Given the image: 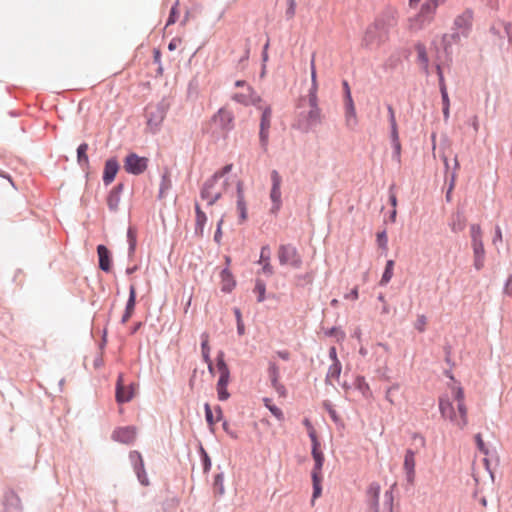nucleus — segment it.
<instances>
[{
    "instance_id": "obj_41",
    "label": "nucleus",
    "mask_w": 512,
    "mask_h": 512,
    "mask_svg": "<svg viewBox=\"0 0 512 512\" xmlns=\"http://www.w3.org/2000/svg\"><path fill=\"white\" fill-rule=\"evenodd\" d=\"M254 292L258 295V302H263L265 299L266 285L262 280H256Z\"/></svg>"
},
{
    "instance_id": "obj_54",
    "label": "nucleus",
    "mask_w": 512,
    "mask_h": 512,
    "mask_svg": "<svg viewBox=\"0 0 512 512\" xmlns=\"http://www.w3.org/2000/svg\"><path fill=\"white\" fill-rule=\"evenodd\" d=\"M394 148L393 157L397 161V163L401 162V143L392 144Z\"/></svg>"
},
{
    "instance_id": "obj_35",
    "label": "nucleus",
    "mask_w": 512,
    "mask_h": 512,
    "mask_svg": "<svg viewBox=\"0 0 512 512\" xmlns=\"http://www.w3.org/2000/svg\"><path fill=\"white\" fill-rule=\"evenodd\" d=\"M312 481H313V500H312V502H313L315 499H317L321 495V492H322V487H321L322 476H321V474L312 473Z\"/></svg>"
},
{
    "instance_id": "obj_55",
    "label": "nucleus",
    "mask_w": 512,
    "mask_h": 512,
    "mask_svg": "<svg viewBox=\"0 0 512 512\" xmlns=\"http://www.w3.org/2000/svg\"><path fill=\"white\" fill-rule=\"evenodd\" d=\"M271 382H272L273 387L276 389V391L279 394L284 395V393H285L284 386L279 383L278 378H271Z\"/></svg>"
},
{
    "instance_id": "obj_23",
    "label": "nucleus",
    "mask_w": 512,
    "mask_h": 512,
    "mask_svg": "<svg viewBox=\"0 0 512 512\" xmlns=\"http://www.w3.org/2000/svg\"><path fill=\"white\" fill-rule=\"evenodd\" d=\"M441 3H443L441 0H426L422 4L419 12L423 16H426L429 20L432 21L436 13V10Z\"/></svg>"
},
{
    "instance_id": "obj_19",
    "label": "nucleus",
    "mask_w": 512,
    "mask_h": 512,
    "mask_svg": "<svg viewBox=\"0 0 512 512\" xmlns=\"http://www.w3.org/2000/svg\"><path fill=\"white\" fill-rule=\"evenodd\" d=\"M202 343H201V352L204 362L208 366V370L211 374H214L215 368L212 364L210 358V346H209V335L207 333H203L201 335Z\"/></svg>"
},
{
    "instance_id": "obj_37",
    "label": "nucleus",
    "mask_w": 512,
    "mask_h": 512,
    "mask_svg": "<svg viewBox=\"0 0 512 512\" xmlns=\"http://www.w3.org/2000/svg\"><path fill=\"white\" fill-rule=\"evenodd\" d=\"M127 238L129 243V254L132 255L135 252L136 243H137V233L133 227H129L127 231Z\"/></svg>"
},
{
    "instance_id": "obj_1",
    "label": "nucleus",
    "mask_w": 512,
    "mask_h": 512,
    "mask_svg": "<svg viewBox=\"0 0 512 512\" xmlns=\"http://www.w3.org/2000/svg\"><path fill=\"white\" fill-rule=\"evenodd\" d=\"M450 394L439 398V411L445 420L458 430H464L469 424L468 407L462 386L453 382L449 385Z\"/></svg>"
},
{
    "instance_id": "obj_15",
    "label": "nucleus",
    "mask_w": 512,
    "mask_h": 512,
    "mask_svg": "<svg viewBox=\"0 0 512 512\" xmlns=\"http://www.w3.org/2000/svg\"><path fill=\"white\" fill-rule=\"evenodd\" d=\"M473 22V13L470 10L464 11L462 14L456 17L454 21L455 28L459 33L466 35L470 30Z\"/></svg>"
},
{
    "instance_id": "obj_64",
    "label": "nucleus",
    "mask_w": 512,
    "mask_h": 512,
    "mask_svg": "<svg viewBox=\"0 0 512 512\" xmlns=\"http://www.w3.org/2000/svg\"><path fill=\"white\" fill-rule=\"evenodd\" d=\"M342 84H343L344 93H345L344 100H348L349 98H352L351 90H350L348 82L343 81Z\"/></svg>"
},
{
    "instance_id": "obj_22",
    "label": "nucleus",
    "mask_w": 512,
    "mask_h": 512,
    "mask_svg": "<svg viewBox=\"0 0 512 512\" xmlns=\"http://www.w3.org/2000/svg\"><path fill=\"white\" fill-rule=\"evenodd\" d=\"M136 304V288L131 285L129 289V299L126 304L125 312L122 316V322L126 323L132 316Z\"/></svg>"
},
{
    "instance_id": "obj_9",
    "label": "nucleus",
    "mask_w": 512,
    "mask_h": 512,
    "mask_svg": "<svg viewBox=\"0 0 512 512\" xmlns=\"http://www.w3.org/2000/svg\"><path fill=\"white\" fill-rule=\"evenodd\" d=\"M212 122L222 132H228L234 127V114L226 107L220 108L212 117Z\"/></svg>"
},
{
    "instance_id": "obj_29",
    "label": "nucleus",
    "mask_w": 512,
    "mask_h": 512,
    "mask_svg": "<svg viewBox=\"0 0 512 512\" xmlns=\"http://www.w3.org/2000/svg\"><path fill=\"white\" fill-rule=\"evenodd\" d=\"M222 278V290L225 292H230L235 286V281L233 280L232 274L227 270H223L221 272Z\"/></svg>"
},
{
    "instance_id": "obj_28",
    "label": "nucleus",
    "mask_w": 512,
    "mask_h": 512,
    "mask_svg": "<svg viewBox=\"0 0 512 512\" xmlns=\"http://www.w3.org/2000/svg\"><path fill=\"white\" fill-rule=\"evenodd\" d=\"M415 49L417 52L418 63L425 70V72L428 73L429 60H428L425 46L422 44H417Z\"/></svg>"
},
{
    "instance_id": "obj_3",
    "label": "nucleus",
    "mask_w": 512,
    "mask_h": 512,
    "mask_svg": "<svg viewBox=\"0 0 512 512\" xmlns=\"http://www.w3.org/2000/svg\"><path fill=\"white\" fill-rule=\"evenodd\" d=\"M392 23L378 18L369 25L364 33L362 44L370 49L380 48L389 41V32Z\"/></svg>"
},
{
    "instance_id": "obj_5",
    "label": "nucleus",
    "mask_w": 512,
    "mask_h": 512,
    "mask_svg": "<svg viewBox=\"0 0 512 512\" xmlns=\"http://www.w3.org/2000/svg\"><path fill=\"white\" fill-rule=\"evenodd\" d=\"M278 259L281 265H289L298 269L302 265V258L296 247L286 244L280 245L278 248Z\"/></svg>"
},
{
    "instance_id": "obj_16",
    "label": "nucleus",
    "mask_w": 512,
    "mask_h": 512,
    "mask_svg": "<svg viewBox=\"0 0 512 512\" xmlns=\"http://www.w3.org/2000/svg\"><path fill=\"white\" fill-rule=\"evenodd\" d=\"M237 212L239 213V223H244L247 218V204L245 201L244 196V190H243V183L241 181H238L237 183V205H236Z\"/></svg>"
},
{
    "instance_id": "obj_31",
    "label": "nucleus",
    "mask_w": 512,
    "mask_h": 512,
    "mask_svg": "<svg viewBox=\"0 0 512 512\" xmlns=\"http://www.w3.org/2000/svg\"><path fill=\"white\" fill-rule=\"evenodd\" d=\"M393 270H394V261L388 260L386 262L385 270H384V273L380 280L381 285H386L390 282V280L393 277Z\"/></svg>"
},
{
    "instance_id": "obj_24",
    "label": "nucleus",
    "mask_w": 512,
    "mask_h": 512,
    "mask_svg": "<svg viewBox=\"0 0 512 512\" xmlns=\"http://www.w3.org/2000/svg\"><path fill=\"white\" fill-rule=\"evenodd\" d=\"M97 253L99 257V267L101 270L108 272L111 269V259L109 250L104 245L97 247Z\"/></svg>"
},
{
    "instance_id": "obj_13",
    "label": "nucleus",
    "mask_w": 512,
    "mask_h": 512,
    "mask_svg": "<svg viewBox=\"0 0 512 512\" xmlns=\"http://www.w3.org/2000/svg\"><path fill=\"white\" fill-rule=\"evenodd\" d=\"M135 394L133 385L124 386L123 375L120 374L116 383V400L118 403L129 402Z\"/></svg>"
},
{
    "instance_id": "obj_4",
    "label": "nucleus",
    "mask_w": 512,
    "mask_h": 512,
    "mask_svg": "<svg viewBox=\"0 0 512 512\" xmlns=\"http://www.w3.org/2000/svg\"><path fill=\"white\" fill-rule=\"evenodd\" d=\"M380 486L377 483H372L367 490L369 501V512H393V493L386 491L382 505L379 504Z\"/></svg>"
},
{
    "instance_id": "obj_47",
    "label": "nucleus",
    "mask_w": 512,
    "mask_h": 512,
    "mask_svg": "<svg viewBox=\"0 0 512 512\" xmlns=\"http://www.w3.org/2000/svg\"><path fill=\"white\" fill-rule=\"evenodd\" d=\"M130 461L132 462L134 469L136 468V464L142 468L144 461L141 454L138 451H131L129 454Z\"/></svg>"
},
{
    "instance_id": "obj_49",
    "label": "nucleus",
    "mask_w": 512,
    "mask_h": 512,
    "mask_svg": "<svg viewBox=\"0 0 512 512\" xmlns=\"http://www.w3.org/2000/svg\"><path fill=\"white\" fill-rule=\"evenodd\" d=\"M217 393H218V398L221 401L227 400L229 398V393L227 391V385L217 384Z\"/></svg>"
},
{
    "instance_id": "obj_50",
    "label": "nucleus",
    "mask_w": 512,
    "mask_h": 512,
    "mask_svg": "<svg viewBox=\"0 0 512 512\" xmlns=\"http://www.w3.org/2000/svg\"><path fill=\"white\" fill-rule=\"evenodd\" d=\"M377 243H378L379 247H381L382 249H384V250L387 249L388 239H387V234L385 231H382L377 234Z\"/></svg>"
},
{
    "instance_id": "obj_60",
    "label": "nucleus",
    "mask_w": 512,
    "mask_h": 512,
    "mask_svg": "<svg viewBox=\"0 0 512 512\" xmlns=\"http://www.w3.org/2000/svg\"><path fill=\"white\" fill-rule=\"evenodd\" d=\"M493 244L496 245L497 242H502V231L499 226L495 229V236L492 240Z\"/></svg>"
},
{
    "instance_id": "obj_26",
    "label": "nucleus",
    "mask_w": 512,
    "mask_h": 512,
    "mask_svg": "<svg viewBox=\"0 0 512 512\" xmlns=\"http://www.w3.org/2000/svg\"><path fill=\"white\" fill-rule=\"evenodd\" d=\"M195 212H196L195 233L199 236H202L203 232H204V226L207 222V216L200 209L199 204L195 205Z\"/></svg>"
},
{
    "instance_id": "obj_6",
    "label": "nucleus",
    "mask_w": 512,
    "mask_h": 512,
    "mask_svg": "<svg viewBox=\"0 0 512 512\" xmlns=\"http://www.w3.org/2000/svg\"><path fill=\"white\" fill-rule=\"evenodd\" d=\"M308 107L306 118L311 124L320 122L321 109L318 106V96L314 94H308L306 97L301 98L298 104L299 108Z\"/></svg>"
},
{
    "instance_id": "obj_33",
    "label": "nucleus",
    "mask_w": 512,
    "mask_h": 512,
    "mask_svg": "<svg viewBox=\"0 0 512 512\" xmlns=\"http://www.w3.org/2000/svg\"><path fill=\"white\" fill-rule=\"evenodd\" d=\"M342 366L340 362L332 363L328 369L326 379L330 380H338L341 374Z\"/></svg>"
},
{
    "instance_id": "obj_14",
    "label": "nucleus",
    "mask_w": 512,
    "mask_h": 512,
    "mask_svg": "<svg viewBox=\"0 0 512 512\" xmlns=\"http://www.w3.org/2000/svg\"><path fill=\"white\" fill-rule=\"evenodd\" d=\"M137 435V430L133 426L120 427L114 430L112 434L113 440L123 443L131 444L134 442Z\"/></svg>"
},
{
    "instance_id": "obj_63",
    "label": "nucleus",
    "mask_w": 512,
    "mask_h": 512,
    "mask_svg": "<svg viewBox=\"0 0 512 512\" xmlns=\"http://www.w3.org/2000/svg\"><path fill=\"white\" fill-rule=\"evenodd\" d=\"M270 378H279V370L275 364H271L269 368Z\"/></svg>"
},
{
    "instance_id": "obj_44",
    "label": "nucleus",
    "mask_w": 512,
    "mask_h": 512,
    "mask_svg": "<svg viewBox=\"0 0 512 512\" xmlns=\"http://www.w3.org/2000/svg\"><path fill=\"white\" fill-rule=\"evenodd\" d=\"M134 470H135V472L137 474V478L141 482V484L144 486H147L149 484V480H148L147 474L145 472L144 465L142 466V468H140V466H138V464H136V468Z\"/></svg>"
},
{
    "instance_id": "obj_51",
    "label": "nucleus",
    "mask_w": 512,
    "mask_h": 512,
    "mask_svg": "<svg viewBox=\"0 0 512 512\" xmlns=\"http://www.w3.org/2000/svg\"><path fill=\"white\" fill-rule=\"evenodd\" d=\"M177 6H178V1L176 2V4L171 8V11H170V15H169V18H168V21H167V26L168 25H171V24H174L177 20V17H178V10H177Z\"/></svg>"
},
{
    "instance_id": "obj_61",
    "label": "nucleus",
    "mask_w": 512,
    "mask_h": 512,
    "mask_svg": "<svg viewBox=\"0 0 512 512\" xmlns=\"http://www.w3.org/2000/svg\"><path fill=\"white\" fill-rule=\"evenodd\" d=\"M181 39L180 38H174L170 41L169 45H168V49L170 51H173L175 49L178 48V46L181 44Z\"/></svg>"
},
{
    "instance_id": "obj_25",
    "label": "nucleus",
    "mask_w": 512,
    "mask_h": 512,
    "mask_svg": "<svg viewBox=\"0 0 512 512\" xmlns=\"http://www.w3.org/2000/svg\"><path fill=\"white\" fill-rule=\"evenodd\" d=\"M259 263L263 265L262 271L264 274L271 276L274 273L270 264V248L268 246L262 247Z\"/></svg>"
},
{
    "instance_id": "obj_48",
    "label": "nucleus",
    "mask_w": 512,
    "mask_h": 512,
    "mask_svg": "<svg viewBox=\"0 0 512 512\" xmlns=\"http://www.w3.org/2000/svg\"><path fill=\"white\" fill-rule=\"evenodd\" d=\"M464 228H465V219L462 216L458 215L457 219L455 221H453V223L451 224V229L454 232H460Z\"/></svg>"
},
{
    "instance_id": "obj_40",
    "label": "nucleus",
    "mask_w": 512,
    "mask_h": 512,
    "mask_svg": "<svg viewBox=\"0 0 512 512\" xmlns=\"http://www.w3.org/2000/svg\"><path fill=\"white\" fill-rule=\"evenodd\" d=\"M470 236L472 243L483 242L482 229L478 224H472L470 227Z\"/></svg>"
},
{
    "instance_id": "obj_38",
    "label": "nucleus",
    "mask_w": 512,
    "mask_h": 512,
    "mask_svg": "<svg viewBox=\"0 0 512 512\" xmlns=\"http://www.w3.org/2000/svg\"><path fill=\"white\" fill-rule=\"evenodd\" d=\"M216 369L217 371L219 372L220 375H223V374H229L230 371H229V368L224 360V353L221 351L218 353L217 355V364H216Z\"/></svg>"
},
{
    "instance_id": "obj_46",
    "label": "nucleus",
    "mask_w": 512,
    "mask_h": 512,
    "mask_svg": "<svg viewBox=\"0 0 512 512\" xmlns=\"http://www.w3.org/2000/svg\"><path fill=\"white\" fill-rule=\"evenodd\" d=\"M171 187V180L169 177V173L166 172L162 176L161 184H160V196H162L168 189Z\"/></svg>"
},
{
    "instance_id": "obj_57",
    "label": "nucleus",
    "mask_w": 512,
    "mask_h": 512,
    "mask_svg": "<svg viewBox=\"0 0 512 512\" xmlns=\"http://www.w3.org/2000/svg\"><path fill=\"white\" fill-rule=\"evenodd\" d=\"M308 434L312 442V447L320 446L315 429L308 430Z\"/></svg>"
},
{
    "instance_id": "obj_17",
    "label": "nucleus",
    "mask_w": 512,
    "mask_h": 512,
    "mask_svg": "<svg viewBox=\"0 0 512 512\" xmlns=\"http://www.w3.org/2000/svg\"><path fill=\"white\" fill-rule=\"evenodd\" d=\"M345 106V124L349 129H354L358 124V118L356 114V108L354 105L353 98L344 100Z\"/></svg>"
},
{
    "instance_id": "obj_30",
    "label": "nucleus",
    "mask_w": 512,
    "mask_h": 512,
    "mask_svg": "<svg viewBox=\"0 0 512 512\" xmlns=\"http://www.w3.org/2000/svg\"><path fill=\"white\" fill-rule=\"evenodd\" d=\"M204 408H205L206 421H207V423L210 426H213L217 421L220 420L221 414H222V410H221L220 407H217L216 408L217 417L214 418L213 412H212L211 407H210V405L208 403L205 404Z\"/></svg>"
},
{
    "instance_id": "obj_21",
    "label": "nucleus",
    "mask_w": 512,
    "mask_h": 512,
    "mask_svg": "<svg viewBox=\"0 0 512 512\" xmlns=\"http://www.w3.org/2000/svg\"><path fill=\"white\" fill-rule=\"evenodd\" d=\"M432 21L429 20L426 16H423L420 12H418L413 17L408 19V29L411 31H418L424 28L426 25L430 24Z\"/></svg>"
},
{
    "instance_id": "obj_18",
    "label": "nucleus",
    "mask_w": 512,
    "mask_h": 512,
    "mask_svg": "<svg viewBox=\"0 0 512 512\" xmlns=\"http://www.w3.org/2000/svg\"><path fill=\"white\" fill-rule=\"evenodd\" d=\"M119 165L115 159H109L105 163L104 172H103V182L106 185H109L115 179V176L118 172Z\"/></svg>"
},
{
    "instance_id": "obj_11",
    "label": "nucleus",
    "mask_w": 512,
    "mask_h": 512,
    "mask_svg": "<svg viewBox=\"0 0 512 512\" xmlns=\"http://www.w3.org/2000/svg\"><path fill=\"white\" fill-rule=\"evenodd\" d=\"M232 100L240 103L244 106H256L258 107L262 102L261 97L251 86H246L245 91L233 94Z\"/></svg>"
},
{
    "instance_id": "obj_58",
    "label": "nucleus",
    "mask_w": 512,
    "mask_h": 512,
    "mask_svg": "<svg viewBox=\"0 0 512 512\" xmlns=\"http://www.w3.org/2000/svg\"><path fill=\"white\" fill-rule=\"evenodd\" d=\"M344 297L345 299L356 301L359 298L358 287L352 289L351 292L346 294Z\"/></svg>"
},
{
    "instance_id": "obj_59",
    "label": "nucleus",
    "mask_w": 512,
    "mask_h": 512,
    "mask_svg": "<svg viewBox=\"0 0 512 512\" xmlns=\"http://www.w3.org/2000/svg\"><path fill=\"white\" fill-rule=\"evenodd\" d=\"M390 126H397L395 112L392 106H388Z\"/></svg>"
},
{
    "instance_id": "obj_45",
    "label": "nucleus",
    "mask_w": 512,
    "mask_h": 512,
    "mask_svg": "<svg viewBox=\"0 0 512 512\" xmlns=\"http://www.w3.org/2000/svg\"><path fill=\"white\" fill-rule=\"evenodd\" d=\"M119 204V194L117 190L111 191L108 197V206L112 210H116Z\"/></svg>"
},
{
    "instance_id": "obj_27",
    "label": "nucleus",
    "mask_w": 512,
    "mask_h": 512,
    "mask_svg": "<svg viewBox=\"0 0 512 512\" xmlns=\"http://www.w3.org/2000/svg\"><path fill=\"white\" fill-rule=\"evenodd\" d=\"M312 456L315 461L312 473L321 474L322 466L324 463V455L320 450V446L312 447Z\"/></svg>"
},
{
    "instance_id": "obj_32",
    "label": "nucleus",
    "mask_w": 512,
    "mask_h": 512,
    "mask_svg": "<svg viewBox=\"0 0 512 512\" xmlns=\"http://www.w3.org/2000/svg\"><path fill=\"white\" fill-rule=\"evenodd\" d=\"M311 88L308 94L317 95L318 91V82H317V74H316V66H315V58L314 56L311 59Z\"/></svg>"
},
{
    "instance_id": "obj_20",
    "label": "nucleus",
    "mask_w": 512,
    "mask_h": 512,
    "mask_svg": "<svg viewBox=\"0 0 512 512\" xmlns=\"http://www.w3.org/2000/svg\"><path fill=\"white\" fill-rule=\"evenodd\" d=\"M474 252V267L476 270H481L484 267L485 249L483 242L472 243Z\"/></svg>"
},
{
    "instance_id": "obj_42",
    "label": "nucleus",
    "mask_w": 512,
    "mask_h": 512,
    "mask_svg": "<svg viewBox=\"0 0 512 512\" xmlns=\"http://www.w3.org/2000/svg\"><path fill=\"white\" fill-rule=\"evenodd\" d=\"M458 169H459V162H458L457 157H455V159H454V172L451 175V182H450V186H449V189H448V192H447V195H446V198H447L448 201L450 200L451 191L453 190L454 185H455V180H456V176H457L456 175V171Z\"/></svg>"
},
{
    "instance_id": "obj_7",
    "label": "nucleus",
    "mask_w": 512,
    "mask_h": 512,
    "mask_svg": "<svg viewBox=\"0 0 512 512\" xmlns=\"http://www.w3.org/2000/svg\"><path fill=\"white\" fill-rule=\"evenodd\" d=\"M258 109L262 111L259 139L261 146L266 150L269 140V130L271 127L272 108L270 105H266L264 107L259 105Z\"/></svg>"
},
{
    "instance_id": "obj_56",
    "label": "nucleus",
    "mask_w": 512,
    "mask_h": 512,
    "mask_svg": "<svg viewBox=\"0 0 512 512\" xmlns=\"http://www.w3.org/2000/svg\"><path fill=\"white\" fill-rule=\"evenodd\" d=\"M391 140H392V144L400 143L398 126H391Z\"/></svg>"
},
{
    "instance_id": "obj_12",
    "label": "nucleus",
    "mask_w": 512,
    "mask_h": 512,
    "mask_svg": "<svg viewBox=\"0 0 512 512\" xmlns=\"http://www.w3.org/2000/svg\"><path fill=\"white\" fill-rule=\"evenodd\" d=\"M416 467V453L412 449H407L404 455L403 470L406 480L409 484H414Z\"/></svg>"
},
{
    "instance_id": "obj_52",
    "label": "nucleus",
    "mask_w": 512,
    "mask_h": 512,
    "mask_svg": "<svg viewBox=\"0 0 512 512\" xmlns=\"http://www.w3.org/2000/svg\"><path fill=\"white\" fill-rule=\"evenodd\" d=\"M223 223H224V219L221 218L217 224V229H216V232H215V235H214V241L217 243V244H220L221 242V239H222V226H223Z\"/></svg>"
},
{
    "instance_id": "obj_43",
    "label": "nucleus",
    "mask_w": 512,
    "mask_h": 512,
    "mask_svg": "<svg viewBox=\"0 0 512 512\" xmlns=\"http://www.w3.org/2000/svg\"><path fill=\"white\" fill-rule=\"evenodd\" d=\"M427 326V318L425 315H418L415 322L414 327L417 331L420 333L424 332L426 330Z\"/></svg>"
},
{
    "instance_id": "obj_8",
    "label": "nucleus",
    "mask_w": 512,
    "mask_h": 512,
    "mask_svg": "<svg viewBox=\"0 0 512 512\" xmlns=\"http://www.w3.org/2000/svg\"><path fill=\"white\" fill-rule=\"evenodd\" d=\"M148 167V158L140 157L136 153L128 154L124 159V169L133 175H140Z\"/></svg>"
},
{
    "instance_id": "obj_53",
    "label": "nucleus",
    "mask_w": 512,
    "mask_h": 512,
    "mask_svg": "<svg viewBox=\"0 0 512 512\" xmlns=\"http://www.w3.org/2000/svg\"><path fill=\"white\" fill-rule=\"evenodd\" d=\"M475 440H476V444H477L478 449H479L483 454L487 455V454H488V449H487V447H486V445H485V443H484V441H483V439H482L481 435H480V434H477V435L475 436Z\"/></svg>"
},
{
    "instance_id": "obj_2",
    "label": "nucleus",
    "mask_w": 512,
    "mask_h": 512,
    "mask_svg": "<svg viewBox=\"0 0 512 512\" xmlns=\"http://www.w3.org/2000/svg\"><path fill=\"white\" fill-rule=\"evenodd\" d=\"M232 170V164H228L207 179L201 190V198L213 205L226 190L229 182L227 174Z\"/></svg>"
},
{
    "instance_id": "obj_10",
    "label": "nucleus",
    "mask_w": 512,
    "mask_h": 512,
    "mask_svg": "<svg viewBox=\"0 0 512 512\" xmlns=\"http://www.w3.org/2000/svg\"><path fill=\"white\" fill-rule=\"evenodd\" d=\"M271 182H272V187H271V191H270V198L272 200V212H277L279 211L280 207H281V184H282V178L279 174L278 171L276 170H273L271 172Z\"/></svg>"
},
{
    "instance_id": "obj_39",
    "label": "nucleus",
    "mask_w": 512,
    "mask_h": 512,
    "mask_svg": "<svg viewBox=\"0 0 512 512\" xmlns=\"http://www.w3.org/2000/svg\"><path fill=\"white\" fill-rule=\"evenodd\" d=\"M437 71H438V75H439V79H440V89H441L443 105L450 106L449 97H448L446 86L444 84V79L442 76L440 66H437Z\"/></svg>"
},
{
    "instance_id": "obj_36",
    "label": "nucleus",
    "mask_w": 512,
    "mask_h": 512,
    "mask_svg": "<svg viewBox=\"0 0 512 512\" xmlns=\"http://www.w3.org/2000/svg\"><path fill=\"white\" fill-rule=\"evenodd\" d=\"M87 150H88L87 143H82L77 149V160L80 165H87L89 162Z\"/></svg>"
},
{
    "instance_id": "obj_34",
    "label": "nucleus",
    "mask_w": 512,
    "mask_h": 512,
    "mask_svg": "<svg viewBox=\"0 0 512 512\" xmlns=\"http://www.w3.org/2000/svg\"><path fill=\"white\" fill-rule=\"evenodd\" d=\"M264 405L269 409V411L279 420V421H283L284 420V414H283V411L278 408L277 406H275L273 403H272V400L269 399V398H264Z\"/></svg>"
},
{
    "instance_id": "obj_62",
    "label": "nucleus",
    "mask_w": 512,
    "mask_h": 512,
    "mask_svg": "<svg viewBox=\"0 0 512 512\" xmlns=\"http://www.w3.org/2000/svg\"><path fill=\"white\" fill-rule=\"evenodd\" d=\"M103 364H104L103 357L101 354H98L94 359L93 366L95 369H99L103 366Z\"/></svg>"
}]
</instances>
